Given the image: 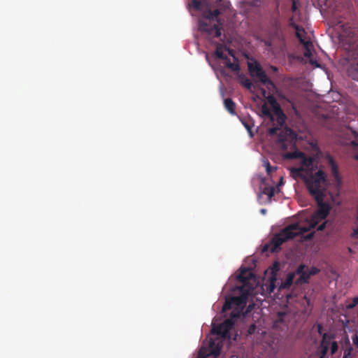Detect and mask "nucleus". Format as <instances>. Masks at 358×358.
<instances>
[{
    "mask_svg": "<svg viewBox=\"0 0 358 358\" xmlns=\"http://www.w3.org/2000/svg\"><path fill=\"white\" fill-rule=\"evenodd\" d=\"M220 14L218 9L205 11L203 14V19L199 22V31L210 37H220L222 34V23L218 17Z\"/></svg>",
    "mask_w": 358,
    "mask_h": 358,
    "instance_id": "obj_1",
    "label": "nucleus"
},
{
    "mask_svg": "<svg viewBox=\"0 0 358 358\" xmlns=\"http://www.w3.org/2000/svg\"><path fill=\"white\" fill-rule=\"evenodd\" d=\"M305 183L313 198L317 199L320 196H326L328 182L327 174L322 170H319L314 174L308 175Z\"/></svg>",
    "mask_w": 358,
    "mask_h": 358,
    "instance_id": "obj_2",
    "label": "nucleus"
},
{
    "mask_svg": "<svg viewBox=\"0 0 358 358\" xmlns=\"http://www.w3.org/2000/svg\"><path fill=\"white\" fill-rule=\"evenodd\" d=\"M269 102L272 106L273 112L277 117L278 126L270 128L268 129V134L271 136L280 135V141H285L287 140L286 138H284V135L288 136L291 139H294L296 137V134L291 129L285 127L280 133H278L285 122L286 116L280 104L273 98H272L271 100H269Z\"/></svg>",
    "mask_w": 358,
    "mask_h": 358,
    "instance_id": "obj_3",
    "label": "nucleus"
},
{
    "mask_svg": "<svg viewBox=\"0 0 358 358\" xmlns=\"http://www.w3.org/2000/svg\"><path fill=\"white\" fill-rule=\"evenodd\" d=\"M304 233L305 231H302V227L297 223L288 225L272 238L270 242L271 251H278L285 242Z\"/></svg>",
    "mask_w": 358,
    "mask_h": 358,
    "instance_id": "obj_4",
    "label": "nucleus"
},
{
    "mask_svg": "<svg viewBox=\"0 0 358 358\" xmlns=\"http://www.w3.org/2000/svg\"><path fill=\"white\" fill-rule=\"evenodd\" d=\"M325 196H320L314 199L317 204V210L313 213L310 220L308 222L307 226L301 227L302 231L308 232L312 229L316 227L318 222L324 220L329 215L331 206L328 203L324 201Z\"/></svg>",
    "mask_w": 358,
    "mask_h": 358,
    "instance_id": "obj_5",
    "label": "nucleus"
},
{
    "mask_svg": "<svg viewBox=\"0 0 358 358\" xmlns=\"http://www.w3.org/2000/svg\"><path fill=\"white\" fill-rule=\"evenodd\" d=\"M238 289L240 295L227 299L222 306V312L229 310L234 307L243 309L245 306L250 294V289H246L244 286L238 287Z\"/></svg>",
    "mask_w": 358,
    "mask_h": 358,
    "instance_id": "obj_6",
    "label": "nucleus"
},
{
    "mask_svg": "<svg viewBox=\"0 0 358 358\" xmlns=\"http://www.w3.org/2000/svg\"><path fill=\"white\" fill-rule=\"evenodd\" d=\"M239 313V312L235 313L234 311H232L231 313V318L226 319L219 325L213 324L211 329V333L222 338H231V331L232 330L234 325V319L238 317L240 315Z\"/></svg>",
    "mask_w": 358,
    "mask_h": 358,
    "instance_id": "obj_7",
    "label": "nucleus"
},
{
    "mask_svg": "<svg viewBox=\"0 0 358 358\" xmlns=\"http://www.w3.org/2000/svg\"><path fill=\"white\" fill-rule=\"evenodd\" d=\"M222 348V343L220 339L210 338L208 343L200 348L197 358H217Z\"/></svg>",
    "mask_w": 358,
    "mask_h": 358,
    "instance_id": "obj_8",
    "label": "nucleus"
},
{
    "mask_svg": "<svg viewBox=\"0 0 358 358\" xmlns=\"http://www.w3.org/2000/svg\"><path fill=\"white\" fill-rule=\"evenodd\" d=\"M285 158L287 159H300L301 160V167L305 169L306 174L307 176L313 173V164L315 159L312 157L306 155L304 152L295 150L294 152H288L285 155Z\"/></svg>",
    "mask_w": 358,
    "mask_h": 358,
    "instance_id": "obj_9",
    "label": "nucleus"
},
{
    "mask_svg": "<svg viewBox=\"0 0 358 358\" xmlns=\"http://www.w3.org/2000/svg\"><path fill=\"white\" fill-rule=\"evenodd\" d=\"M248 71L253 77H257L259 80L264 85H273V82L268 78L261 65L257 62H248Z\"/></svg>",
    "mask_w": 358,
    "mask_h": 358,
    "instance_id": "obj_10",
    "label": "nucleus"
},
{
    "mask_svg": "<svg viewBox=\"0 0 358 358\" xmlns=\"http://www.w3.org/2000/svg\"><path fill=\"white\" fill-rule=\"evenodd\" d=\"M325 159L331 168V174L334 178L336 189H340L342 185V178L339 173L338 166L330 155H327Z\"/></svg>",
    "mask_w": 358,
    "mask_h": 358,
    "instance_id": "obj_11",
    "label": "nucleus"
},
{
    "mask_svg": "<svg viewBox=\"0 0 358 358\" xmlns=\"http://www.w3.org/2000/svg\"><path fill=\"white\" fill-rule=\"evenodd\" d=\"M294 272L296 275H299V278L295 282L296 285H299L308 282L311 276L308 271V267L305 264H300Z\"/></svg>",
    "mask_w": 358,
    "mask_h": 358,
    "instance_id": "obj_12",
    "label": "nucleus"
},
{
    "mask_svg": "<svg viewBox=\"0 0 358 358\" xmlns=\"http://www.w3.org/2000/svg\"><path fill=\"white\" fill-rule=\"evenodd\" d=\"M252 277L251 271L246 268H241L240 273L237 275L238 282H242L246 289H250L247 287L248 281Z\"/></svg>",
    "mask_w": 358,
    "mask_h": 358,
    "instance_id": "obj_13",
    "label": "nucleus"
},
{
    "mask_svg": "<svg viewBox=\"0 0 358 358\" xmlns=\"http://www.w3.org/2000/svg\"><path fill=\"white\" fill-rule=\"evenodd\" d=\"M280 269L279 267V263L275 262L273 266L271 268V277L270 278V283H269V290L271 292H273L276 287L275 282L277 281V273L278 272Z\"/></svg>",
    "mask_w": 358,
    "mask_h": 358,
    "instance_id": "obj_14",
    "label": "nucleus"
},
{
    "mask_svg": "<svg viewBox=\"0 0 358 358\" xmlns=\"http://www.w3.org/2000/svg\"><path fill=\"white\" fill-rule=\"evenodd\" d=\"M303 173H306L303 167H293L290 169V175L294 179L301 178L306 182V179L308 176H306Z\"/></svg>",
    "mask_w": 358,
    "mask_h": 358,
    "instance_id": "obj_15",
    "label": "nucleus"
},
{
    "mask_svg": "<svg viewBox=\"0 0 358 358\" xmlns=\"http://www.w3.org/2000/svg\"><path fill=\"white\" fill-rule=\"evenodd\" d=\"M296 275L295 272L289 273L285 280H282L281 284L279 287L280 289H289L293 284L294 278Z\"/></svg>",
    "mask_w": 358,
    "mask_h": 358,
    "instance_id": "obj_16",
    "label": "nucleus"
},
{
    "mask_svg": "<svg viewBox=\"0 0 358 358\" xmlns=\"http://www.w3.org/2000/svg\"><path fill=\"white\" fill-rule=\"evenodd\" d=\"M300 43L303 45V48L305 49L303 55L306 58H310L313 56L312 53V48H313V43L310 41H306L305 38H301V39H299Z\"/></svg>",
    "mask_w": 358,
    "mask_h": 358,
    "instance_id": "obj_17",
    "label": "nucleus"
},
{
    "mask_svg": "<svg viewBox=\"0 0 358 358\" xmlns=\"http://www.w3.org/2000/svg\"><path fill=\"white\" fill-rule=\"evenodd\" d=\"M225 108L231 114H235L236 103L231 98L225 99L224 101Z\"/></svg>",
    "mask_w": 358,
    "mask_h": 358,
    "instance_id": "obj_18",
    "label": "nucleus"
},
{
    "mask_svg": "<svg viewBox=\"0 0 358 358\" xmlns=\"http://www.w3.org/2000/svg\"><path fill=\"white\" fill-rule=\"evenodd\" d=\"M342 348L343 350V355L351 358L352 356V353L353 351V348L351 345L349 339H346L345 341V343L343 344Z\"/></svg>",
    "mask_w": 358,
    "mask_h": 358,
    "instance_id": "obj_19",
    "label": "nucleus"
},
{
    "mask_svg": "<svg viewBox=\"0 0 358 358\" xmlns=\"http://www.w3.org/2000/svg\"><path fill=\"white\" fill-rule=\"evenodd\" d=\"M223 59L225 61V65L232 71H236L239 70L240 68L238 64L231 62L228 57H227V58H224Z\"/></svg>",
    "mask_w": 358,
    "mask_h": 358,
    "instance_id": "obj_20",
    "label": "nucleus"
},
{
    "mask_svg": "<svg viewBox=\"0 0 358 358\" xmlns=\"http://www.w3.org/2000/svg\"><path fill=\"white\" fill-rule=\"evenodd\" d=\"M223 45L222 44H220L218 43L217 47H216V50H215V56L218 58V59H223L224 58H227V56H225L223 53Z\"/></svg>",
    "mask_w": 358,
    "mask_h": 358,
    "instance_id": "obj_21",
    "label": "nucleus"
},
{
    "mask_svg": "<svg viewBox=\"0 0 358 358\" xmlns=\"http://www.w3.org/2000/svg\"><path fill=\"white\" fill-rule=\"evenodd\" d=\"M290 25L295 29L296 30V36L299 38V39H301V38H303L302 35H301V32H305L303 28L302 27H300L299 25H297L296 23L292 22H290Z\"/></svg>",
    "mask_w": 358,
    "mask_h": 358,
    "instance_id": "obj_22",
    "label": "nucleus"
},
{
    "mask_svg": "<svg viewBox=\"0 0 358 358\" xmlns=\"http://www.w3.org/2000/svg\"><path fill=\"white\" fill-rule=\"evenodd\" d=\"M204 1L203 0H192V6L196 10L203 9Z\"/></svg>",
    "mask_w": 358,
    "mask_h": 358,
    "instance_id": "obj_23",
    "label": "nucleus"
},
{
    "mask_svg": "<svg viewBox=\"0 0 358 358\" xmlns=\"http://www.w3.org/2000/svg\"><path fill=\"white\" fill-rule=\"evenodd\" d=\"M262 113H263L264 115L268 117L271 120V121H272V122L274 121V117L266 104H264L262 106Z\"/></svg>",
    "mask_w": 358,
    "mask_h": 358,
    "instance_id": "obj_24",
    "label": "nucleus"
},
{
    "mask_svg": "<svg viewBox=\"0 0 358 358\" xmlns=\"http://www.w3.org/2000/svg\"><path fill=\"white\" fill-rule=\"evenodd\" d=\"M262 193L264 194L267 195L268 196V198H271L274 196L275 189L273 187H266L264 188Z\"/></svg>",
    "mask_w": 358,
    "mask_h": 358,
    "instance_id": "obj_25",
    "label": "nucleus"
},
{
    "mask_svg": "<svg viewBox=\"0 0 358 358\" xmlns=\"http://www.w3.org/2000/svg\"><path fill=\"white\" fill-rule=\"evenodd\" d=\"M330 340H331V337L327 333H324L322 334V342H321L320 345H329V343H330Z\"/></svg>",
    "mask_w": 358,
    "mask_h": 358,
    "instance_id": "obj_26",
    "label": "nucleus"
},
{
    "mask_svg": "<svg viewBox=\"0 0 358 358\" xmlns=\"http://www.w3.org/2000/svg\"><path fill=\"white\" fill-rule=\"evenodd\" d=\"M257 330V326L255 324L250 325L248 329V334L252 335L255 333Z\"/></svg>",
    "mask_w": 358,
    "mask_h": 358,
    "instance_id": "obj_27",
    "label": "nucleus"
},
{
    "mask_svg": "<svg viewBox=\"0 0 358 358\" xmlns=\"http://www.w3.org/2000/svg\"><path fill=\"white\" fill-rule=\"evenodd\" d=\"M338 349V345L336 341H334L331 346V352L332 355L335 354Z\"/></svg>",
    "mask_w": 358,
    "mask_h": 358,
    "instance_id": "obj_28",
    "label": "nucleus"
},
{
    "mask_svg": "<svg viewBox=\"0 0 358 358\" xmlns=\"http://www.w3.org/2000/svg\"><path fill=\"white\" fill-rule=\"evenodd\" d=\"M320 352H321L322 355L324 356V355H326V354L328 352L329 345H320Z\"/></svg>",
    "mask_w": 358,
    "mask_h": 358,
    "instance_id": "obj_29",
    "label": "nucleus"
},
{
    "mask_svg": "<svg viewBox=\"0 0 358 358\" xmlns=\"http://www.w3.org/2000/svg\"><path fill=\"white\" fill-rule=\"evenodd\" d=\"M308 271L310 276L317 274L320 271V270L317 268L314 267V266L311 267L310 269L308 268Z\"/></svg>",
    "mask_w": 358,
    "mask_h": 358,
    "instance_id": "obj_30",
    "label": "nucleus"
},
{
    "mask_svg": "<svg viewBox=\"0 0 358 358\" xmlns=\"http://www.w3.org/2000/svg\"><path fill=\"white\" fill-rule=\"evenodd\" d=\"M262 42L264 43V45L267 47H271L273 45V43L270 38L268 39H262L261 40Z\"/></svg>",
    "mask_w": 358,
    "mask_h": 358,
    "instance_id": "obj_31",
    "label": "nucleus"
},
{
    "mask_svg": "<svg viewBox=\"0 0 358 358\" xmlns=\"http://www.w3.org/2000/svg\"><path fill=\"white\" fill-rule=\"evenodd\" d=\"M243 85L248 88V89H250L252 86V82L249 80V79H246L244 82H243Z\"/></svg>",
    "mask_w": 358,
    "mask_h": 358,
    "instance_id": "obj_32",
    "label": "nucleus"
},
{
    "mask_svg": "<svg viewBox=\"0 0 358 358\" xmlns=\"http://www.w3.org/2000/svg\"><path fill=\"white\" fill-rule=\"evenodd\" d=\"M274 27L276 29V35H278L279 31H280V29H281L280 23L276 20L274 23Z\"/></svg>",
    "mask_w": 358,
    "mask_h": 358,
    "instance_id": "obj_33",
    "label": "nucleus"
},
{
    "mask_svg": "<svg viewBox=\"0 0 358 358\" xmlns=\"http://www.w3.org/2000/svg\"><path fill=\"white\" fill-rule=\"evenodd\" d=\"M243 124H244L245 127L248 130V131L250 133V136H252V127L248 123L243 122Z\"/></svg>",
    "mask_w": 358,
    "mask_h": 358,
    "instance_id": "obj_34",
    "label": "nucleus"
},
{
    "mask_svg": "<svg viewBox=\"0 0 358 358\" xmlns=\"http://www.w3.org/2000/svg\"><path fill=\"white\" fill-rule=\"evenodd\" d=\"M314 234H315L314 231L310 232V233L308 234L307 235L303 236V238L306 241L311 240L314 236Z\"/></svg>",
    "mask_w": 358,
    "mask_h": 358,
    "instance_id": "obj_35",
    "label": "nucleus"
},
{
    "mask_svg": "<svg viewBox=\"0 0 358 358\" xmlns=\"http://www.w3.org/2000/svg\"><path fill=\"white\" fill-rule=\"evenodd\" d=\"M351 238H358V227L356 229H353L352 233L350 235Z\"/></svg>",
    "mask_w": 358,
    "mask_h": 358,
    "instance_id": "obj_36",
    "label": "nucleus"
},
{
    "mask_svg": "<svg viewBox=\"0 0 358 358\" xmlns=\"http://www.w3.org/2000/svg\"><path fill=\"white\" fill-rule=\"evenodd\" d=\"M352 340L353 344L358 348V335L357 334H355L352 337Z\"/></svg>",
    "mask_w": 358,
    "mask_h": 358,
    "instance_id": "obj_37",
    "label": "nucleus"
},
{
    "mask_svg": "<svg viewBox=\"0 0 358 358\" xmlns=\"http://www.w3.org/2000/svg\"><path fill=\"white\" fill-rule=\"evenodd\" d=\"M266 172H267V173H268V174H269V173L272 171V170H273V167L270 165V164H269V162H266Z\"/></svg>",
    "mask_w": 358,
    "mask_h": 358,
    "instance_id": "obj_38",
    "label": "nucleus"
},
{
    "mask_svg": "<svg viewBox=\"0 0 358 358\" xmlns=\"http://www.w3.org/2000/svg\"><path fill=\"white\" fill-rule=\"evenodd\" d=\"M317 332L320 335H322V329H323V327H322V324H317Z\"/></svg>",
    "mask_w": 358,
    "mask_h": 358,
    "instance_id": "obj_39",
    "label": "nucleus"
},
{
    "mask_svg": "<svg viewBox=\"0 0 358 358\" xmlns=\"http://www.w3.org/2000/svg\"><path fill=\"white\" fill-rule=\"evenodd\" d=\"M292 10L293 12H295L297 9L296 0H292Z\"/></svg>",
    "mask_w": 358,
    "mask_h": 358,
    "instance_id": "obj_40",
    "label": "nucleus"
},
{
    "mask_svg": "<svg viewBox=\"0 0 358 358\" xmlns=\"http://www.w3.org/2000/svg\"><path fill=\"white\" fill-rule=\"evenodd\" d=\"M326 222H323L322 224H320L318 227H317V231H322L325 229L326 227Z\"/></svg>",
    "mask_w": 358,
    "mask_h": 358,
    "instance_id": "obj_41",
    "label": "nucleus"
},
{
    "mask_svg": "<svg viewBox=\"0 0 358 358\" xmlns=\"http://www.w3.org/2000/svg\"><path fill=\"white\" fill-rule=\"evenodd\" d=\"M271 69L273 72H277L278 71V69L276 66H271Z\"/></svg>",
    "mask_w": 358,
    "mask_h": 358,
    "instance_id": "obj_42",
    "label": "nucleus"
},
{
    "mask_svg": "<svg viewBox=\"0 0 358 358\" xmlns=\"http://www.w3.org/2000/svg\"><path fill=\"white\" fill-rule=\"evenodd\" d=\"M227 50L229 51V55L234 57L233 50H230L229 48H227Z\"/></svg>",
    "mask_w": 358,
    "mask_h": 358,
    "instance_id": "obj_43",
    "label": "nucleus"
},
{
    "mask_svg": "<svg viewBox=\"0 0 358 358\" xmlns=\"http://www.w3.org/2000/svg\"><path fill=\"white\" fill-rule=\"evenodd\" d=\"M358 303V297L357 298H355V300H354V304L351 306H354L355 304H357Z\"/></svg>",
    "mask_w": 358,
    "mask_h": 358,
    "instance_id": "obj_44",
    "label": "nucleus"
},
{
    "mask_svg": "<svg viewBox=\"0 0 358 358\" xmlns=\"http://www.w3.org/2000/svg\"><path fill=\"white\" fill-rule=\"evenodd\" d=\"M358 145V144H357ZM354 158L357 160H358V152L355 153V155H354Z\"/></svg>",
    "mask_w": 358,
    "mask_h": 358,
    "instance_id": "obj_45",
    "label": "nucleus"
},
{
    "mask_svg": "<svg viewBox=\"0 0 358 358\" xmlns=\"http://www.w3.org/2000/svg\"><path fill=\"white\" fill-rule=\"evenodd\" d=\"M266 212V209H262L261 210V213H263V214H265Z\"/></svg>",
    "mask_w": 358,
    "mask_h": 358,
    "instance_id": "obj_46",
    "label": "nucleus"
},
{
    "mask_svg": "<svg viewBox=\"0 0 358 358\" xmlns=\"http://www.w3.org/2000/svg\"><path fill=\"white\" fill-rule=\"evenodd\" d=\"M343 358H350V357H348V356H346V355H343Z\"/></svg>",
    "mask_w": 358,
    "mask_h": 358,
    "instance_id": "obj_47",
    "label": "nucleus"
},
{
    "mask_svg": "<svg viewBox=\"0 0 358 358\" xmlns=\"http://www.w3.org/2000/svg\"><path fill=\"white\" fill-rule=\"evenodd\" d=\"M356 221L358 222V215H356Z\"/></svg>",
    "mask_w": 358,
    "mask_h": 358,
    "instance_id": "obj_48",
    "label": "nucleus"
},
{
    "mask_svg": "<svg viewBox=\"0 0 358 358\" xmlns=\"http://www.w3.org/2000/svg\"><path fill=\"white\" fill-rule=\"evenodd\" d=\"M282 179H281L280 184H282Z\"/></svg>",
    "mask_w": 358,
    "mask_h": 358,
    "instance_id": "obj_49",
    "label": "nucleus"
},
{
    "mask_svg": "<svg viewBox=\"0 0 358 358\" xmlns=\"http://www.w3.org/2000/svg\"><path fill=\"white\" fill-rule=\"evenodd\" d=\"M322 358V357H321Z\"/></svg>",
    "mask_w": 358,
    "mask_h": 358,
    "instance_id": "obj_50",
    "label": "nucleus"
}]
</instances>
